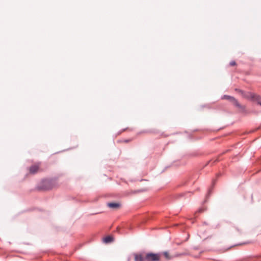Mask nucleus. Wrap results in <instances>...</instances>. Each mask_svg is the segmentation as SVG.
I'll return each mask as SVG.
<instances>
[{
    "instance_id": "nucleus-1",
    "label": "nucleus",
    "mask_w": 261,
    "mask_h": 261,
    "mask_svg": "<svg viewBox=\"0 0 261 261\" xmlns=\"http://www.w3.org/2000/svg\"><path fill=\"white\" fill-rule=\"evenodd\" d=\"M57 185L56 180L53 179H42L36 187L38 191H48L52 189Z\"/></svg>"
},
{
    "instance_id": "nucleus-2",
    "label": "nucleus",
    "mask_w": 261,
    "mask_h": 261,
    "mask_svg": "<svg viewBox=\"0 0 261 261\" xmlns=\"http://www.w3.org/2000/svg\"><path fill=\"white\" fill-rule=\"evenodd\" d=\"M162 253H145L146 261H160Z\"/></svg>"
},
{
    "instance_id": "nucleus-3",
    "label": "nucleus",
    "mask_w": 261,
    "mask_h": 261,
    "mask_svg": "<svg viewBox=\"0 0 261 261\" xmlns=\"http://www.w3.org/2000/svg\"><path fill=\"white\" fill-rule=\"evenodd\" d=\"M135 261H146L145 252H142L134 254Z\"/></svg>"
},
{
    "instance_id": "nucleus-4",
    "label": "nucleus",
    "mask_w": 261,
    "mask_h": 261,
    "mask_svg": "<svg viewBox=\"0 0 261 261\" xmlns=\"http://www.w3.org/2000/svg\"><path fill=\"white\" fill-rule=\"evenodd\" d=\"M39 170V166L37 165H34L31 166L29 168V172L32 174H36Z\"/></svg>"
},
{
    "instance_id": "nucleus-5",
    "label": "nucleus",
    "mask_w": 261,
    "mask_h": 261,
    "mask_svg": "<svg viewBox=\"0 0 261 261\" xmlns=\"http://www.w3.org/2000/svg\"><path fill=\"white\" fill-rule=\"evenodd\" d=\"M231 102L238 108L243 110L245 109V107L242 106L236 98L233 99V100L231 101Z\"/></svg>"
},
{
    "instance_id": "nucleus-6",
    "label": "nucleus",
    "mask_w": 261,
    "mask_h": 261,
    "mask_svg": "<svg viewBox=\"0 0 261 261\" xmlns=\"http://www.w3.org/2000/svg\"><path fill=\"white\" fill-rule=\"evenodd\" d=\"M108 206L111 208H117L120 206V204L118 202H109L107 204Z\"/></svg>"
},
{
    "instance_id": "nucleus-7",
    "label": "nucleus",
    "mask_w": 261,
    "mask_h": 261,
    "mask_svg": "<svg viewBox=\"0 0 261 261\" xmlns=\"http://www.w3.org/2000/svg\"><path fill=\"white\" fill-rule=\"evenodd\" d=\"M114 238L111 236H108L105 237L103 239V242L105 243H110L113 242Z\"/></svg>"
},
{
    "instance_id": "nucleus-8",
    "label": "nucleus",
    "mask_w": 261,
    "mask_h": 261,
    "mask_svg": "<svg viewBox=\"0 0 261 261\" xmlns=\"http://www.w3.org/2000/svg\"><path fill=\"white\" fill-rule=\"evenodd\" d=\"M261 100V96L260 95L255 94L254 93L252 99L251 100L255 101L259 105V102H261L260 100Z\"/></svg>"
},
{
    "instance_id": "nucleus-9",
    "label": "nucleus",
    "mask_w": 261,
    "mask_h": 261,
    "mask_svg": "<svg viewBox=\"0 0 261 261\" xmlns=\"http://www.w3.org/2000/svg\"><path fill=\"white\" fill-rule=\"evenodd\" d=\"M253 94H254V93L252 92L247 91L245 98L251 100L252 99Z\"/></svg>"
},
{
    "instance_id": "nucleus-10",
    "label": "nucleus",
    "mask_w": 261,
    "mask_h": 261,
    "mask_svg": "<svg viewBox=\"0 0 261 261\" xmlns=\"http://www.w3.org/2000/svg\"><path fill=\"white\" fill-rule=\"evenodd\" d=\"M234 98V97L233 96L227 95H224L222 97V99H227V100H228L229 101H230V102H231V101L233 100V99Z\"/></svg>"
},
{
    "instance_id": "nucleus-11",
    "label": "nucleus",
    "mask_w": 261,
    "mask_h": 261,
    "mask_svg": "<svg viewBox=\"0 0 261 261\" xmlns=\"http://www.w3.org/2000/svg\"><path fill=\"white\" fill-rule=\"evenodd\" d=\"M143 133H149V134H158V133H159V131L157 129H152L144 130V131H143Z\"/></svg>"
},
{
    "instance_id": "nucleus-12",
    "label": "nucleus",
    "mask_w": 261,
    "mask_h": 261,
    "mask_svg": "<svg viewBox=\"0 0 261 261\" xmlns=\"http://www.w3.org/2000/svg\"><path fill=\"white\" fill-rule=\"evenodd\" d=\"M163 254L164 255L165 258L167 259H169L170 258L169 253L167 251H165L163 253Z\"/></svg>"
},
{
    "instance_id": "nucleus-13",
    "label": "nucleus",
    "mask_w": 261,
    "mask_h": 261,
    "mask_svg": "<svg viewBox=\"0 0 261 261\" xmlns=\"http://www.w3.org/2000/svg\"><path fill=\"white\" fill-rule=\"evenodd\" d=\"M247 91H245L244 90H240L239 93L245 98V95Z\"/></svg>"
},
{
    "instance_id": "nucleus-14",
    "label": "nucleus",
    "mask_w": 261,
    "mask_h": 261,
    "mask_svg": "<svg viewBox=\"0 0 261 261\" xmlns=\"http://www.w3.org/2000/svg\"><path fill=\"white\" fill-rule=\"evenodd\" d=\"M236 65H237V63H236V62L234 61H231L229 63V65L230 66H236Z\"/></svg>"
},
{
    "instance_id": "nucleus-15",
    "label": "nucleus",
    "mask_w": 261,
    "mask_h": 261,
    "mask_svg": "<svg viewBox=\"0 0 261 261\" xmlns=\"http://www.w3.org/2000/svg\"><path fill=\"white\" fill-rule=\"evenodd\" d=\"M191 193V192H186V193H181V194L180 195V196H186V195H187V194H190Z\"/></svg>"
},
{
    "instance_id": "nucleus-16",
    "label": "nucleus",
    "mask_w": 261,
    "mask_h": 261,
    "mask_svg": "<svg viewBox=\"0 0 261 261\" xmlns=\"http://www.w3.org/2000/svg\"><path fill=\"white\" fill-rule=\"evenodd\" d=\"M204 211V210L203 208H200L199 210H198V212L199 213H202Z\"/></svg>"
},
{
    "instance_id": "nucleus-17",
    "label": "nucleus",
    "mask_w": 261,
    "mask_h": 261,
    "mask_svg": "<svg viewBox=\"0 0 261 261\" xmlns=\"http://www.w3.org/2000/svg\"><path fill=\"white\" fill-rule=\"evenodd\" d=\"M240 90H241V89H238V88H236V89H235V91H237V92H239V91H240Z\"/></svg>"
},
{
    "instance_id": "nucleus-18",
    "label": "nucleus",
    "mask_w": 261,
    "mask_h": 261,
    "mask_svg": "<svg viewBox=\"0 0 261 261\" xmlns=\"http://www.w3.org/2000/svg\"><path fill=\"white\" fill-rule=\"evenodd\" d=\"M142 191H144V190H139V191H135L134 193H137V192H142Z\"/></svg>"
},
{
    "instance_id": "nucleus-19",
    "label": "nucleus",
    "mask_w": 261,
    "mask_h": 261,
    "mask_svg": "<svg viewBox=\"0 0 261 261\" xmlns=\"http://www.w3.org/2000/svg\"><path fill=\"white\" fill-rule=\"evenodd\" d=\"M210 192H211V191H209L208 193L207 194V196H206L207 197H208V196H210Z\"/></svg>"
},
{
    "instance_id": "nucleus-20",
    "label": "nucleus",
    "mask_w": 261,
    "mask_h": 261,
    "mask_svg": "<svg viewBox=\"0 0 261 261\" xmlns=\"http://www.w3.org/2000/svg\"><path fill=\"white\" fill-rule=\"evenodd\" d=\"M129 141V140H125L124 141L125 142H128Z\"/></svg>"
},
{
    "instance_id": "nucleus-21",
    "label": "nucleus",
    "mask_w": 261,
    "mask_h": 261,
    "mask_svg": "<svg viewBox=\"0 0 261 261\" xmlns=\"http://www.w3.org/2000/svg\"><path fill=\"white\" fill-rule=\"evenodd\" d=\"M236 229L237 231H238V227H236Z\"/></svg>"
},
{
    "instance_id": "nucleus-22",
    "label": "nucleus",
    "mask_w": 261,
    "mask_h": 261,
    "mask_svg": "<svg viewBox=\"0 0 261 261\" xmlns=\"http://www.w3.org/2000/svg\"><path fill=\"white\" fill-rule=\"evenodd\" d=\"M259 105L261 106V102H259Z\"/></svg>"
}]
</instances>
